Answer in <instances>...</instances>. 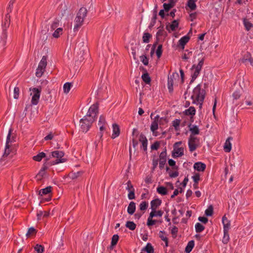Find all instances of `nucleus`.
I'll return each mask as SVG.
<instances>
[{
    "instance_id": "obj_1",
    "label": "nucleus",
    "mask_w": 253,
    "mask_h": 253,
    "mask_svg": "<svg viewBox=\"0 0 253 253\" xmlns=\"http://www.w3.org/2000/svg\"><path fill=\"white\" fill-rule=\"evenodd\" d=\"M13 128L11 126L8 130V134L6 137V144L5 150L2 158L0 159V163L3 160V159L7 157L12 151L10 149V143L14 142L16 141V134L13 133Z\"/></svg>"
},
{
    "instance_id": "obj_2",
    "label": "nucleus",
    "mask_w": 253,
    "mask_h": 253,
    "mask_svg": "<svg viewBox=\"0 0 253 253\" xmlns=\"http://www.w3.org/2000/svg\"><path fill=\"white\" fill-rule=\"evenodd\" d=\"M52 187L48 186L38 191L39 199L41 200L39 206L45 202H49L52 199Z\"/></svg>"
},
{
    "instance_id": "obj_3",
    "label": "nucleus",
    "mask_w": 253,
    "mask_h": 253,
    "mask_svg": "<svg viewBox=\"0 0 253 253\" xmlns=\"http://www.w3.org/2000/svg\"><path fill=\"white\" fill-rule=\"evenodd\" d=\"M205 60V57H203L200 60L199 59V63L197 65L194 64L190 69L191 71L193 72L191 73V79L189 84H192L199 75L202 67L204 65Z\"/></svg>"
},
{
    "instance_id": "obj_4",
    "label": "nucleus",
    "mask_w": 253,
    "mask_h": 253,
    "mask_svg": "<svg viewBox=\"0 0 253 253\" xmlns=\"http://www.w3.org/2000/svg\"><path fill=\"white\" fill-rule=\"evenodd\" d=\"M230 220L228 219L225 215L222 217V224H223L224 228V236L222 238V243L224 244H227L230 240L228 232L230 228Z\"/></svg>"
},
{
    "instance_id": "obj_5",
    "label": "nucleus",
    "mask_w": 253,
    "mask_h": 253,
    "mask_svg": "<svg viewBox=\"0 0 253 253\" xmlns=\"http://www.w3.org/2000/svg\"><path fill=\"white\" fill-rule=\"evenodd\" d=\"M95 122L94 119H89L85 116L83 118L80 119V123L81 124V130L83 132H87L90 127H91L92 124Z\"/></svg>"
},
{
    "instance_id": "obj_6",
    "label": "nucleus",
    "mask_w": 253,
    "mask_h": 253,
    "mask_svg": "<svg viewBox=\"0 0 253 253\" xmlns=\"http://www.w3.org/2000/svg\"><path fill=\"white\" fill-rule=\"evenodd\" d=\"M98 110L99 103L96 102L90 107L88 109L87 114L84 116L89 119H91V118H92V119H94L95 121L97 118Z\"/></svg>"
},
{
    "instance_id": "obj_7",
    "label": "nucleus",
    "mask_w": 253,
    "mask_h": 253,
    "mask_svg": "<svg viewBox=\"0 0 253 253\" xmlns=\"http://www.w3.org/2000/svg\"><path fill=\"white\" fill-rule=\"evenodd\" d=\"M30 91H32L33 93L31 99V104L36 105L39 102L42 91V87L41 86H39L38 87H30Z\"/></svg>"
},
{
    "instance_id": "obj_8",
    "label": "nucleus",
    "mask_w": 253,
    "mask_h": 253,
    "mask_svg": "<svg viewBox=\"0 0 253 253\" xmlns=\"http://www.w3.org/2000/svg\"><path fill=\"white\" fill-rule=\"evenodd\" d=\"M47 57L46 56H43L41 61L40 62L37 71L36 76L37 77H41L44 72V69L47 65Z\"/></svg>"
},
{
    "instance_id": "obj_9",
    "label": "nucleus",
    "mask_w": 253,
    "mask_h": 253,
    "mask_svg": "<svg viewBox=\"0 0 253 253\" xmlns=\"http://www.w3.org/2000/svg\"><path fill=\"white\" fill-rule=\"evenodd\" d=\"M199 138L196 136H190L188 139V147L189 151L193 152L199 147Z\"/></svg>"
},
{
    "instance_id": "obj_10",
    "label": "nucleus",
    "mask_w": 253,
    "mask_h": 253,
    "mask_svg": "<svg viewBox=\"0 0 253 253\" xmlns=\"http://www.w3.org/2000/svg\"><path fill=\"white\" fill-rule=\"evenodd\" d=\"M193 94L196 96V100L198 101L201 99L203 95L205 97L206 91L204 89H202L201 84H198L193 90Z\"/></svg>"
},
{
    "instance_id": "obj_11",
    "label": "nucleus",
    "mask_w": 253,
    "mask_h": 253,
    "mask_svg": "<svg viewBox=\"0 0 253 253\" xmlns=\"http://www.w3.org/2000/svg\"><path fill=\"white\" fill-rule=\"evenodd\" d=\"M139 141L141 143L140 148L143 150V151H144V152H145V154H147L148 140L146 137L142 133H141L139 135Z\"/></svg>"
},
{
    "instance_id": "obj_12",
    "label": "nucleus",
    "mask_w": 253,
    "mask_h": 253,
    "mask_svg": "<svg viewBox=\"0 0 253 253\" xmlns=\"http://www.w3.org/2000/svg\"><path fill=\"white\" fill-rule=\"evenodd\" d=\"M190 39V36L186 35L180 39L178 41L177 46L182 50H184L185 45L188 42Z\"/></svg>"
},
{
    "instance_id": "obj_13",
    "label": "nucleus",
    "mask_w": 253,
    "mask_h": 253,
    "mask_svg": "<svg viewBox=\"0 0 253 253\" xmlns=\"http://www.w3.org/2000/svg\"><path fill=\"white\" fill-rule=\"evenodd\" d=\"M246 83L245 81L244 77L242 75H239L236 81L234 84V86L236 87H240L241 90H243V88L245 87Z\"/></svg>"
},
{
    "instance_id": "obj_14",
    "label": "nucleus",
    "mask_w": 253,
    "mask_h": 253,
    "mask_svg": "<svg viewBox=\"0 0 253 253\" xmlns=\"http://www.w3.org/2000/svg\"><path fill=\"white\" fill-rule=\"evenodd\" d=\"M197 0H187L186 3L185 9L187 11H193L197 9L196 2Z\"/></svg>"
},
{
    "instance_id": "obj_15",
    "label": "nucleus",
    "mask_w": 253,
    "mask_h": 253,
    "mask_svg": "<svg viewBox=\"0 0 253 253\" xmlns=\"http://www.w3.org/2000/svg\"><path fill=\"white\" fill-rule=\"evenodd\" d=\"M233 140V138L232 136H229L226 139L223 145V149L225 152L229 153L231 151Z\"/></svg>"
},
{
    "instance_id": "obj_16",
    "label": "nucleus",
    "mask_w": 253,
    "mask_h": 253,
    "mask_svg": "<svg viewBox=\"0 0 253 253\" xmlns=\"http://www.w3.org/2000/svg\"><path fill=\"white\" fill-rule=\"evenodd\" d=\"M184 155V148L183 147L173 148V150L172 151L171 156L175 159L177 157H180Z\"/></svg>"
},
{
    "instance_id": "obj_17",
    "label": "nucleus",
    "mask_w": 253,
    "mask_h": 253,
    "mask_svg": "<svg viewBox=\"0 0 253 253\" xmlns=\"http://www.w3.org/2000/svg\"><path fill=\"white\" fill-rule=\"evenodd\" d=\"M7 38V33H1L0 36V49H1L2 51H4L6 48L5 45Z\"/></svg>"
},
{
    "instance_id": "obj_18",
    "label": "nucleus",
    "mask_w": 253,
    "mask_h": 253,
    "mask_svg": "<svg viewBox=\"0 0 253 253\" xmlns=\"http://www.w3.org/2000/svg\"><path fill=\"white\" fill-rule=\"evenodd\" d=\"M188 127H189V130L191 132L190 136H195L200 133V129L198 126L188 124Z\"/></svg>"
},
{
    "instance_id": "obj_19",
    "label": "nucleus",
    "mask_w": 253,
    "mask_h": 253,
    "mask_svg": "<svg viewBox=\"0 0 253 253\" xmlns=\"http://www.w3.org/2000/svg\"><path fill=\"white\" fill-rule=\"evenodd\" d=\"M194 169L199 172H203L206 169V165L201 162H196L193 166Z\"/></svg>"
},
{
    "instance_id": "obj_20",
    "label": "nucleus",
    "mask_w": 253,
    "mask_h": 253,
    "mask_svg": "<svg viewBox=\"0 0 253 253\" xmlns=\"http://www.w3.org/2000/svg\"><path fill=\"white\" fill-rule=\"evenodd\" d=\"M113 127V133L111 136V138L115 139V138L119 136L120 134V128L119 126L116 124L114 123L112 125Z\"/></svg>"
},
{
    "instance_id": "obj_21",
    "label": "nucleus",
    "mask_w": 253,
    "mask_h": 253,
    "mask_svg": "<svg viewBox=\"0 0 253 253\" xmlns=\"http://www.w3.org/2000/svg\"><path fill=\"white\" fill-rule=\"evenodd\" d=\"M119 236L118 234H114L111 238V244L108 247L110 250H113L117 245L119 240Z\"/></svg>"
},
{
    "instance_id": "obj_22",
    "label": "nucleus",
    "mask_w": 253,
    "mask_h": 253,
    "mask_svg": "<svg viewBox=\"0 0 253 253\" xmlns=\"http://www.w3.org/2000/svg\"><path fill=\"white\" fill-rule=\"evenodd\" d=\"M162 200L159 198H156L152 200L150 202L151 209H157L162 204Z\"/></svg>"
},
{
    "instance_id": "obj_23",
    "label": "nucleus",
    "mask_w": 253,
    "mask_h": 253,
    "mask_svg": "<svg viewBox=\"0 0 253 253\" xmlns=\"http://www.w3.org/2000/svg\"><path fill=\"white\" fill-rule=\"evenodd\" d=\"M136 210V203L133 201L129 203L127 209V212L128 214L132 215L134 213Z\"/></svg>"
},
{
    "instance_id": "obj_24",
    "label": "nucleus",
    "mask_w": 253,
    "mask_h": 253,
    "mask_svg": "<svg viewBox=\"0 0 253 253\" xmlns=\"http://www.w3.org/2000/svg\"><path fill=\"white\" fill-rule=\"evenodd\" d=\"M196 109L194 106H190L188 109H186L182 113L187 116H195L196 114Z\"/></svg>"
},
{
    "instance_id": "obj_25",
    "label": "nucleus",
    "mask_w": 253,
    "mask_h": 253,
    "mask_svg": "<svg viewBox=\"0 0 253 253\" xmlns=\"http://www.w3.org/2000/svg\"><path fill=\"white\" fill-rule=\"evenodd\" d=\"M141 79L143 81V82L146 84H149L151 85V78L150 76V75L148 73H143L141 76Z\"/></svg>"
},
{
    "instance_id": "obj_26",
    "label": "nucleus",
    "mask_w": 253,
    "mask_h": 253,
    "mask_svg": "<svg viewBox=\"0 0 253 253\" xmlns=\"http://www.w3.org/2000/svg\"><path fill=\"white\" fill-rule=\"evenodd\" d=\"M157 192L162 196H165L168 194V191L167 187L162 185H159L157 187Z\"/></svg>"
},
{
    "instance_id": "obj_27",
    "label": "nucleus",
    "mask_w": 253,
    "mask_h": 253,
    "mask_svg": "<svg viewBox=\"0 0 253 253\" xmlns=\"http://www.w3.org/2000/svg\"><path fill=\"white\" fill-rule=\"evenodd\" d=\"M65 153L62 151H54L51 152V156L53 158H56L57 159H63Z\"/></svg>"
},
{
    "instance_id": "obj_28",
    "label": "nucleus",
    "mask_w": 253,
    "mask_h": 253,
    "mask_svg": "<svg viewBox=\"0 0 253 253\" xmlns=\"http://www.w3.org/2000/svg\"><path fill=\"white\" fill-rule=\"evenodd\" d=\"M142 251L147 253H155L154 247L150 243H148L146 246L142 249Z\"/></svg>"
},
{
    "instance_id": "obj_29",
    "label": "nucleus",
    "mask_w": 253,
    "mask_h": 253,
    "mask_svg": "<svg viewBox=\"0 0 253 253\" xmlns=\"http://www.w3.org/2000/svg\"><path fill=\"white\" fill-rule=\"evenodd\" d=\"M194 246L195 242L194 240L189 241L185 248L184 252L185 253H190L194 248Z\"/></svg>"
},
{
    "instance_id": "obj_30",
    "label": "nucleus",
    "mask_w": 253,
    "mask_h": 253,
    "mask_svg": "<svg viewBox=\"0 0 253 253\" xmlns=\"http://www.w3.org/2000/svg\"><path fill=\"white\" fill-rule=\"evenodd\" d=\"M10 24V20H4L2 21L1 27L2 29V33H7V30L9 28Z\"/></svg>"
},
{
    "instance_id": "obj_31",
    "label": "nucleus",
    "mask_w": 253,
    "mask_h": 253,
    "mask_svg": "<svg viewBox=\"0 0 253 253\" xmlns=\"http://www.w3.org/2000/svg\"><path fill=\"white\" fill-rule=\"evenodd\" d=\"M38 232V230L34 227H31L28 228V230L26 234L27 238H30L32 236H35Z\"/></svg>"
},
{
    "instance_id": "obj_32",
    "label": "nucleus",
    "mask_w": 253,
    "mask_h": 253,
    "mask_svg": "<svg viewBox=\"0 0 253 253\" xmlns=\"http://www.w3.org/2000/svg\"><path fill=\"white\" fill-rule=\"evenodd\" d=\"M156 210L157 209L152 210V211L149 213V215L151 216H152L153 217H161L163 215V213H164L163 211H162V210L157 211Z\"/></svg>"
},
{
    "instance_id": "obj_33",
    "label": "nucleus",
    "mask_w": 253,
    "mask_h": 253,
    "mask_svg": "<svg viewBox=\"0 0 253 253\" xmlns=\"http://www.w3.org/2000/svg\"><path fill=\"white\" fill-rule=\"evenodd\" d=\"M166 235V232L165 231H160L159 232V237L165 243V246L168 247L169 246V239L164 235Z\"/></svg>"
},
{
    "instance_id": "obj_34",
    "label": "nucleus",
    "mask_w": 253,
    "mask_h": 253,
    "mask_svg": "<svg viewBox=\"0 0 253 253\" xmlns=\"http://www.w3.org/2000/svg\"><path fill=\"white\" fill-rule=\"evenodd\" d=\"M179 24V19L173 20L170 24L169 28L171 31H175L178 28Z\"/></svg>"
},
{
    "instance_id": "obj_35",
    "label": "nucleus",
    "mask_w": 253,
    "mask_h": 253,
    "mask_svg": "<svg viewBox=\"0 0 253 253\" xmlns=\"http://www.w3.org/2000/svg\"><path fill=\"white\" fill-rule=\"evenodd\" d=\"M45 157L46 154L43 152H40L37 155L33 156V160L35 161L40 162L42 160L43 158H44Z\"/></svg>"
},
{
    "instance_id": "obj_36",
    "label": "nucleus",
    "mask_w": 253,
    "mask_h": 253,
    "mask_svg": "<svg viewBox=\"0 0 253 253\" xmlns=\"http://www.w3.org/2000/svg\"><path fill=\"white\" fill-rule=\"evenodd\" d=\"M166 170L167 172H168L169 173V175L171 178L176 177L179 175L178 170H174V171H172L170 170L168 166H166Z\"/></svg>"
},
{
    "instance_id": "obj_37",
    "label": "nucleus",
    "mask_w": 253,
    "mask_h": 253,
    "mask_svg": "<svg viewBox=\"0 0 253 253\" xmlns=\"http://www.w3.org/2000/svg\"><path fill=\"white\" fill-rule=\"evenodd\" d=\"M152 37V35L151 34L148 32H144L142 36V41L144 43H149Z\"/></svg>"
},
{
    "instance_id": "obj_38",
    "label": "nucleus",
    "mask_w": 253,
    "mask_h": 253,
    "mask_svg": "<svg viewBox=\"0 0 253 253\" xmlns=\"http://www.w3.org/2000/svg\"><path fill=\"white\" fill-rule=\"evenodd\" d=\"M173 80L171 76L168 78V88L169 93H172L173 91Z\"/></svg>"
},
{
    "instance_id": "obj_39",
    "label": "nucleus",
    "mask_w": 253,
    "mask_h": 253,
    "mask_svg": "<svg viewBox=\"0 0 253 253\" xmlns=\"http://www.w3.org/2000/svg\"><path fill=\"white\" fill-rule=\"evenodd\" d=\"M163 44H160L158 45L157 48L155 51L158 59H159L161 57L162 54H163Z\"/></svg>"
},
{
    "instance_id": "obj_40",
    "label": "nucleus",
    "mask_w": 253,
    "mask_h": 253,
    "mask_svg": "<svg viewBox=\"0 0 253 253\" xmlns=\"http://www.w3.org/2000/svg\"><path fill=\"white\" fill-rule=\"evenodd\" d=\"M153 217L152 216H151L149 215L147 219L146 225L148 227L150 228L154 226L156 224V223H157V220L153 219Z\"/></svg>"
},
{
    "instance_id": "obj_41",
    "label": "nucleus",
    "mask_w": 253,
    "mask_h": 253,
    "mask_svg": "<svg viewBox=\"0 0 253 253\" xmlns=\"http://www.w3.org/2000/svg\"><path fill=\"white\" fill-rule=\"evenodd\" d=\"M125 226L131 231L134 230L136 228V224L133 221H127Z\"/></svg>"
},
{
    "instance_id": "obj_42",
    "label": "nucleus",
    "mask_w": 253,
    "mask_h": 253,
    "mask_svg": "<svg viewBox=\"0 0 253 253\" xmlns=\"http://www.w3.org/2000/svg\"><path fill=\"white\" fill-rule=\"evenodd\" d=\"M66 161H67L66 159H56L54 161H50L47 163L48 164V166L49 167H50L51 166L55 165L58 164L59 163H64Z\"/></svg>"
},
{
    "instance_id": "obj_43",
    "label": "nucleus",
    "mask_w": 253,
    "mask_h": 253,
    "mask_svg": "<svg viewBox=\"0 0 253 253\" xmlns=\"http://www.w3.org/2000/svg\"><path fill=\"white\" fill-rule=\"evenodd\" d=\"M34 250L37 253H43L44 252V247L43 245L36 244L34 247Z\"/></svg>"
},
{
    "instance_id": "obj_44",
    "label": "nucleus",
    "mask_w": 253,
    "mask_h": 253,
    "mask_svg": "<svg viewBox=\"0 0 253 253\" xmlns=\"http://www.w3.org/2000/svg\"><path fill=\"white\" fill-rule=\"evenodd\" d=\"M213 214V207L212 205H210L205 211V215L207 217L211 216Z\"/></svg>"
},
{
    "instance_id": "obj_45",
    "label": "nucleus",
    "mask_w": 253,
    "mask_h": 253,
    "mask_svg": "<svg viewBox=\"0 0 253 253\" xmlns=\"http://www.w3.org/2000/svg\"><path fill=\"white\" fill-rule=\"evenodd\" d=\"M148 207V202L146 201H143L140 204L139 206V209L140 211H142V212H145Z\"/></svg>"
},
{
    "instance_id": "obj_46",
    "label": "nucleus",
    "mask_w": 253,
    "mask_h": 253,
    "mask_svg": "<svg viewBox=\"0 0 253 253\" xmlns=\"http://www.w3.org/2000/svg\"><path fill=\"white\" fill-rule=\"evenodd\" d=\"M63 33V28H57L54 33L52 34V36L54 38H58L60 37V35L62 34Z\"/></svg>"
},
{
    "instance_id": "obj_47",
    "label": "nucleus",
    "mask_w": 253,
    "mask_h": 253,
    "mask_svg": "<svg viewBox=\"0 0 253 253\" xmlns=\"http://www.w3.org/2000/svg\"><path fill=\"white\" fill-rule=\"evenodd\" d=\"M181 123V120L176 119L172 121V126L174 127L176 131H178L180 129L179 126Z\"/></svg>"
},
{
    "instance_id": "obj_48",
    "label": "nucleus",
    "mask_w": 253,
    "mask_h": 253,
    "mask_svg": "<svg viewBox=\"0 0 253 253\" xmlns=\"http://www.w3.org/2000/svg\"><path fill=\"white\" fill-rule=\"evenodd\" d=\"M168 164L173 170H178V167L176 165V162L172 159L168 160Z\"/></svg>"
},
{
    "instance_id": "obj_49",
    "label": "nucleus",
    "mask_w": 253,
    "mask_h": 253,
    "mask_svg": "<svg viewBox=\"0 0 253 253\" xmlns=\"http://www.w3.org/2000/svg\"><path fill=\"white\" fill-rule=\"evenodd\" d=\"M195 230L197 233H200L204 231L205 229V226L201 223H197L195 225Z\"/></svg>"
},
{
    "instance_id": "obj_50",
    "label": "nucleus",
    "mask_w": 253,
    "mask_h": 253,
    "mask_svg": "<svg viewBox=\"0 0 253 253\" xmlns=\"http://www.w3.org/2000/svg\"><path fill=\"white\" fill-rule=\"evenodd\" d=\"M72 85H73L72 83H69V82L66 83L63 85L64 92L65 93H68L70 91Z\"/></svg>"
},
{
    "instance_id": "obj_51",
    "label": "nucleus",
    "mask_w": 253,
    "mask_h": 253,
    "mask_svg": "<svg viewBox=\"0 0 253 253\" xmlns=\"http://www.w3.org/2000/svg\"><path fill=\"white\" fill-rule=\"evenodd\" d=\"M242 90H235L232 94V97L234 99L237 100L239 99L242 95Z\"/></svg>"
},
{
    "instance_id": "obj_52",
    "label": "nucleus",
    "mask_w": 253,
    "mask_h": 253,
    "mask_svg": "<svg viewBox=\"0 0 253 253\" xmlns=\"http://www.w3.org/2000/svg\"><path fill=\"white\" fill-rule=\"evenodd\" d=\"M83 171H79L77 172L72 173L69 174L68 176L73 180L77 179L79 176H81L83 173Z\"/></svg>"
},
{
    "instance_id": "obj_53",
    "label": "nucleus",
    "mask_w": 253,
    "mask_h": 253,
    "mask_svg": "<svg viewBox=\"0 0 253 253\" xmlns=\"http://www.w3.org/2000/svg\"><path fill=\"white\" fill-rule=\"evenodd\" d=\"M252 57L250 53H247L245 54L241 59L240 62H241L243 63H246L248 61L250 62L251 60Z\"/></svg>"
},
{
    "instance_id": "obj_54",
    "label": "nucleus",
    "mask_w": 253,
    "mask_h": 253,
    "mask_svg": "<svg viewBox=\"0 0 253 253\" xmlns=\"http://www.w3.org/2000/svg\"><path fill=\"white\" fill-rule=\"evenodd\" d=\"M169 122V119L167 117H161L160 120L159 125L160 126V128L162 129V127L165 125H167Z\"/></svg>"
},
{
    "instance_id": "obj_55",
    "label": "nucleus",
    "mask_w": 253,
    "mask_h": 253,
    "mask_svg": "<svg viewBox=\"0 0 253 253\" xmlns=\"http://www.w3.org/2000/svg\"><path fill=\"white\" fill-rule=\"evenodd\" d=\"M140 60L145 66L148 65L149 57L146 55L143 54L140 56Z\"/></svg>"
},
{
    "instance_id": "obj_56",
    "label": "nucleus",
    "mask_w": 253,
    "mask_h": 253,
    "mask_svg": "<svg viewBox=\"0 0 253 253\" xmlns=\"http://www.w3.org/2000/svg\"><path fill=\"white\" fill-rule=\"evenodd\" d=\"M244 24L247 31H249L253 27V24L246 18L244 19Z\"/></svg>"
},
{
    "instance_id": "obj_57",
    "label": "nucleus",
    "mask_w": 253,
    "mask_h": 253,
    "mask_svg": "<svg viewBox=\"0 0 253 253\" xmlns=\"http://www.w3.org/2000/svg\"><path fill=\"white\" fill-rule=\"evenodd\" d=\"M159 159L156 158V156L154 155L152 159V167L151 168L152 170H154L155 169L157 168L158 163H159Z\"/></svg>"
},
{
    "instance_id": "obj_58",
    "label": "nucleus",
    "mask_w": 253,
    "mask_h": 253,
    "mask_svg": "<svg viewBox=\"0 0 253 253\" xmlns=\"http://www.w3.org/2000/svg\"><path fill=\"white\" fill-rule=\"evenodd\" d=\"M87 13V10L86 8L82 7H81L79 12L78 13V15L81 16L82 17H83L84 18L86 16Z\"/></svg>"
},
{
    "instance_id": "obj_59",
    "label": "nucleus",
    "mask_w": 253,
    "mask_h": 253,
    "mask_svg": "<svg viewBox=\"0 0 253 253\" xmlns=\"http://www.w3.org/2000/svg\"><path fill=\"white\" fill-rule=\"evenodd\" d=\"M217 103V98L215 97L214 99L213 105L212 106V114H213V117L215 119V120L216 121L218 120L217 117L215 114V110H216Z\"/></svg>"
},
{
    "instance_id": "obj_60",
    "label": "nucleus",
    "mask_w": 253,
    "mask_h": 253,
    "mask_svg": "<svg viewBox=\"0 0 253 253\" xmlns=\"http://www.w3.org/2000/svg\"><path fill=\"white\" fill-rule=\"evenodd\" d=\"M185 52H187V53H184L182 55V59L184 60L187 61L189 59V57L192 55V51H189L188 49L185 50Z\"/></svg>"
},
{
    "instance_id": "obj_61",
    "label": "nucleus",
    "mask_w": 253,
    "mask_h": 253,
    "mask_svg": "<svg viewBox=\"0 0 253 253\" xmlns=\"http://www.w3.org/2000/svg\"><path fill=\"white\" fill-rule=\"evenodd\" d=\"M160 147V141H156L151 145L152 151L158 150Z\"/></svg>"
},
{
    "instance_id": "obj_62",
    "label": "nucleus",
    "mask_w": 253,
    "mask_h": 253,
    "mask_svg": "<svg viewBox=\"0 0 253 253\" xmlns=\"http://www.w3.org/2000/svg\"><path fill=\"white\" fill-rule=\"evenodd\" d=\"M59 25V21L57 19H55L51 24L50 28L51 31H53L57 29Z\"/></svg>"
},
{
    "instance_id": "obj_63",
    "label": "nucleus",
    "mask_w": 253,
    "mask_h": 253,
    "mask_svg": "<svg viewBox=\"0 0 253 253\" xmlns=\"http://www.w3.org/2000/svg\"><path fill=\"white\" fill-rule=\"evenodd\" d=\"M162 36L166 37L168 36V34L164 30L159 29L156 33V37H160Z\"/></svg>"
},
{
    "instance_id": "obj_64",
    "label": "nucleus",
    "mask_w": 253,
    "mask_h": 253,
    "mask_svg": "<svg viewBox=\"0 0 253 253\" xmlns=\"http://www.w3.org/2000/svg\"><path fill=\"white\" fill-rule=\"evenodd\" d=\"M163 6L164 8L163 9L165 10L166 13L169 12L173 8L169 3H164Z\"/></svg>"
}]
</instances>
